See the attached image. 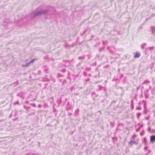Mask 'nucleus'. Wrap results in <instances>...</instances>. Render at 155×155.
Instances as JSON below:
<instances>
[{
  "label": "nucleus",
  "mask_w": 155,
  "mask_h": 155,
  "mask_svg": "<svg viewBox=\"0 0 155 155\" xmlns=\"http://www.w3.org/2000/svg\"><path fill=\"white\" fill-rule=\"evenodd\" d=\"M35 59H33L31 60V61L29 62L26 65H25L24 66H27L29 64L33 63L34 61H35Z\"/></svg>",
  "instance_id": "1a4fd4ad"
},
{
  "label": "nucleus",
  "mask_w": 155,
  "mask_h": 155,
  "mask_svg": "<svg viewBox=\"0 0 155 155\" xmlns=\"http://www.w3.org/2000/svg\"><path fill=\"white\" fill-rule=\"evenodd\" d=\"M110 124L111 126L112 127H113L114 126V122H112L111 121L110 122Z\"/></svg>",
  "instance_id": "f8f14e48"
},
{
  "label": "nucleus",
  "mask_w": 155,
  "mask_h": 155,
  "mask_svg": "<svg viewBox=\"0 0 155 155\" xmlns=\"http://www.w3.org/2000/svg\"><path fill=\"white\" fill-rule=\"evenodd\" d=\"M71 47H73L74 46V45L73 44L71 46Z\"/></svg>",
  "instance_id": "4d7b16f0"
},
{
  "label": "nucleus",
  "mask_w": 155,
  "mask_h": 155,
  "mask_svg": "<svg viewBox=\"0 0 155 155\" xmlns=\"http://www.w3.org/2000/svg\"><path fill=\"white\" fill-rule=\"evenodd\" d=\"M17 95L18 96H19L21 97H22V95H21V94L20 93L18 94H17Z\"/></svg>",
  "instance_id": "5701e85b"
},
{
  "label": "nucleus",
  "mask_w": 155,
  "mask_h": 155,
  "mask_svg": "<svg viewBox=\"0 0 155 155\" xmlns=\"http://www.w3.org/2000/svg\"><path fill=\"white\" fill-rule=\"evenodd\" d=\"M19 103V101H16V102H15L14 103V105H16V104H18Z\"/></svg>",
  "instance_id": "c9c22d12"
},
{
  "label": "nucleus",
  "mask_w": 155,
  "mask_h": 155,
  "mask_svg": "<svg viewBox=\"0 0 155 155\" xmlns=\"http://www.w3.org/2000/svg\"><path fill=\"white\" fill-rule=\"evenodd\" d=\"M78 58L79 60L82 59H84L85 58V57H84V56L78 57Z\"/></svg>",
  "instance_id": "dca6fc26"
},
{
  "label": "nucleus",
  "mask_w": 155,
  "mask_h": 155,
  "mask_svg": "<svg viewBox=\"0 0 155 155\" xmlns=\"http://www.w3.org/2000/svg\"><path fill=\"white\" fill-rule=\"evenodd\" d=\"M44 7H38L35 9L37 11L33 13L32 18L43 15H47L50 12V9L48 8L44 9Z\"/></svg>",
  "instance_id": "f257e3e1"
},
{
  "label": "nucleus",
  "mask_w": 155,
  "mask_h": 155,
  "mask_svg": "<svg viewBox=\"0 0 155 155\" xmlns=\"http://www.w3.org/2000/svg\"><path fill=\"white\" fill-rule=\"evenodd\" d=\"M140 56V54L138 52H136L134 53V58H138Z\"/></svg>",
  "instance_id": "7ed1b4c3"
},
{
  "label": "nucleus",
  "mask_w": 155,
  "mask_h": 155,
  "mask_svg": "<svg viewBox=\"0 0 155 155\" xmlns=\"http://www.w3.org/2000/svg\"><path fill=\"white\" fill-rule=\"evenodd\" d=\"M143 102L144 104V108H145V106H146V101H145L143 100Z\"/></svg>",
  "instance_id": "a878e982"
},
{
  "label": "nucleus",
  "mask_w": 155,
  "mask_h": 155,
  "mask_svg": "<svg viewBox=\"0 0 155 155\" xmlns=\"http://www.w3.org/2000/svg\"><path fill=\"white\" fill-rule=\"evenodd\" d=\"M61 71L63 73H64L66 71V69L65 68H64L61 69Z\"/></svg>",
  "instance_id": "4be33fe9"
},
{
  "label": "nucleus",
  "mask_w": 155,
  "mask_h": 155,
  "mask_svg": "<svg viewBox=\"0 0 155 155\" xmlns=\"http://www.w3.org/2000/svg\"><path fill=\"white\" fill-rule=\"evenodd\" d=\"M146 45V43H144L143 44H142L141 46L142 49H143L144 48V46H145Z\"/></svg>",
  "instance_id": "2eb2a0df"
},
{
  "label": "nucleus",
  "mask_w": 155,
  "mask_h": 155,
  "mask_svg": "<svg viewBox=\"0 0 155 155\" xmlns=\"http://www.w3.org/2000/svg\"><path fill=\"white\" fill-rule=\"evenodd\" d=\"M133 143L135 144L136 145L138 144V142L135 141H132V140H131L130 141V143Z\"/></svg>",
  "instance_id": "0eeeda50"
},
{
  "label": "nucleus",
  "mask_w": 155,
  "mask_h": 155,
  "mask_svg": "<svg viewBox=\"0 0 155 155\" xmlns=\"http://www.w3.org/2000/svg\"><path fill=\"white\" fill-rule=\"evenodd\" d=\"M65 47L66 48H71V46H70V45H68V44H66L65 45Z\"/></svg>",
  "instance_id": "6ab92c4d"
},
{
  "label": "nucleus",
  "mask_w": 155,
  "mask_h": 155,
  "mask_svg": "<svg viewBox=\"0 0 155 155\" xmlns=\"http://www.w3.org/2000/svg\"><path fill=\"white\" fill-rule=\"evenodd\" d=\"M141 147V145L140 144V145L137 148V150L139 148H140Z\"/></svg>",
  "instance_id": "a18cd8bd"
},
{
  "label": "nucleus",
  "mask_w": 155,
  "mask_h": 155,
  "mask_svg": "<svg viewBox=\"0 0 155 155\" xmlns=\"http://www.w3.org/2000/svg\"><path fill=\"white\" fill-rule=\"evenodd\" d=\"M90 80V79L89 78H87L86 80V81H89V80Z\"/></svg>",
  "instance_id": "8fccbe9b"
},
{
  "label": "nucleus",
  "mask_w": 155,
  "mask_h": 155,
  "mask_svg": "<svg viewBox=\"0 0 155 155\" xmlns=\"http://www.w3.org/2000/svg\"><path fill=\"white\" fill-rule=\"evenodd\" d=\"M86 70H87L88 71H90L91 70V68H87Z\"/></svg>",
  "instance_id": "de8ad7c7"
},
{
  "label": "nucleus",
  "mask_w": 155,
  "mask_h": 155,
  "mask_svg": "<svg viewBox=\"0 0 155 155\" xmlns=\"http://www.w3.org/2000/svg\"><path fill=\"white\" fill-rule=\"evenodd\" d=\"M141 115V114L140 113H138L137 114V116L138 118H139V116Z\"/></svg>",
  "instance_id": "f3484780"
},
{
  "label": "nucleus",
  "mask_w": 155,
  "mask_h": 155,
  "mask_svg": "<svg viewBox=\"0 0 155 155\" xmlns=\"http://www.w3.org/2000/svg\"><path fill=\"white\" fill-rule=\"evenodd\" d=\"M108 66V65H107V66H105L104 67L105 68H106L107 67V66Z\"/></svg>",
  "instance_id": "0e129e2a"
},
{
  "label": "nucleus",
  "mask_w": 155,
  "mask_h": 155,
  "mask_svg": "<svg viewBox=\"0 0 155 155\" xmlns=\"http://www.w3.org/2000/svg\"><path fill=\"white\" fill-rule=\"evenodd\" d=\"M67 111H68L70 110H72V106L67 107L66 109Z\"/></svg>",
  "instance_id": "39448f33"
},
{
  "label": "nucleus",
  "mask_w": 155,
  "mask_h": 155,
  "mask_svg": "<svg viewBox=\"0 0 155 155\" xmlns=\"http://www.w3.org/2000/svg\"><path fill=\"white\" fill-rule=\"evenodd\" d=\"M143 143H144L145 145H146L147 143V140L146 138L144 137L143 138Z\"/></svg>",
  "instance_id": "9b49d317"
},
{
  "label": "nucleus",
  "mask_w": 155,
  "mask_h": 155,
  "mask_svg": "<svg viewBox=\"0 0 155 155\" xmlns=\"http://www.w3.org/2000/svg\"><path fill=\"white\" fill-rule=\"evenodd\" d=\"M79 109L78 108L75 111V116H78L79 114Z\"/></svg>",
  "instance_id": "20e7f679"
},
{
  "label": "nucleus",
  "mask_w": 155,
  "mask_h": 155,
  "mask_svg": "<svg viewBox=\"0 0 155 155\" xmlns=\"http://www.w3.org/2000/svg\"><path fill=\"white\" fill-rule=\"evenodd\" d=\"M147 130L149 132H150L151 131V129L150 128V127H149L147 129Z\"/></svg>",
  "instance_id": "4c0bfd02"
},
{
  "label": "nucleus",
  "mask_w": 155,
  "mask_h": 155,
  "mask_svg": "<svg viewBox=\"0 0 155 155\" xmlns=\"http://www.w3.org/2000/svg\"><path fill=\"white\" fill-rule=\"evenodd\" d=\"M98 96V94H97L96 95V96L95 97H94V98H95L96 97H97Z\"/></svg>",
  "instance_id": "e2e57ef3"
},
{
  "label": "nucleus",
  "mask_w": 155,
  "mask_h": 155,
  "mask_svg": "<svg viewBox=\"0 0 155 155\" xmlns=\"http://www.w3.org/2000/svg\"><path fill=\"white\" fill-rule=\"evenodd\" d=\"M58 101V106H59L60 104L61 103V99H59Z\"/></svg>",
  "instance_id": "a211bd4d"
},
{
  "label": "nucleus",
  "mask_w": 155,
  "mask_h": 155,
  "mask_svg": "<svg viewBox=\"0 0 155 155\" xmlns=\"http://www.w3.org/2000/svg\"><path fill=\"white\" fill-rule=\"evenodd\" d=\"M154 48V47H149V49L150 50H153Z\"/></svg>",
  "instance_id": "b1692460"
},
{
  "label": "nucleus",
  "mask_w": 155,
  "mask_h": 155,
  "mask_svg": "<svg viewBox=\"0 0 155 155\" xmlns=\"http://www.w3.org/2000/svg\"><path fill=\"white\" fill-rule=\"evenodd\" d=\"M148 147H145L144 148V150H147Z\"/></svg>",
  "instance_id": "79ce46f5"
},
{
  "label": "nucleus",
  "mask_w": 155,
  "mask_h": 155,
  "mask_svg": "<svg viewBox=\"0 0 155 155\" xmlns=\"http://www.w3.org/2000/svg\"><path fill=\"white\" fill-rule=\"evenodd\" d=\"M151 152V151L150 150H148V154H149L150 153V152Z\"/></svg>",
  "instance_id": "09e8293b"
},
{
  "label": "nucleus",
  "mask_w": 155,
  "mask_h": 155,
  "mask_svg": "<svg viewBox=\"0 0 155 155\" xmlns=\"http://www.w3.org/2000/svg\"><path fill=\"white\" fill-rule=\"evenodd\" d=\"M67 83V82H66V81L65 80H64L63 83H62V84H63L64 83Z\"/></svg>",
  "instance_id": "c03bdc74"
},
{
  "label": "nucleus",
  "mask_w": 155,
  "mask_h": 155,
  "mask_svg": "<svg viewBox=\"0 0 155 155\" xmlns=\"http://www.w3.org/2000/svg\"><path fill=\"white\" fill-rule=\"evenodd\" d=\"M144 95H145V97L146 98H148L149 96V94L147 93H145Z\"/></svg>",
  "instance_id": "4468645a"
},
{
  "label": "nucleus",
  "mask_w": 155,
  "mask_h": 155,
  "mask_svg": "<svg viewBox=\"0 0 155 155\" xmlns=\"http://www.w3.org/2000/svg\"><path fill=\"white\" fill-rule=\"evenodd\" d=\"M148 90H146V91H147V92H148Z\"/></svg>",
  "instance_id": "338daca9"
},
{
  "label": "nucleus",
  "mask_w": 155,
  "mask_h": 155,
  "mask_svg": "<svg viewBox=\"0 0 155 155\" xmlns=\"http://www.w3.org/2000/svg\"><path fill=\"white\" fill-rule=\"evenodd\" d=\"M51 80L53 82H55V78H52V79H51Z\"/></svg>",
  "instance_id": "a19ab883"
},
{
  "label": "nucleus",
  "mask_w": 155,
  "mask_h": 155,
  "mask_svg": "<svg viewBox=\"0 0 155 155\" xmlns=\"http://www.w3.org/2000/svg\"><path fill=\"white\" fill-rule=\"evenodd\" d=\"M143 127V124H141V125L140 126V128H141V127Z\"/></svg>",
  "instance_id": "603ef678"
},
{
  "label": "nucleus",
  "mask_w": 155,
  "mask_h": 155,
  "mask_svg": "<svg viewBox=\"0 0 155 155\" xmlns=\"http://www.w3.org/2000/svg\"><path fill=\"white\" fill-rule=\"evenodd\" d=\"M28 101H26V102H25V103L27 104H28Z\"/></svg>",
  "instance_id": "052dcab7"
},
{
  "label": "nucleus",
  "mask_w": 155,
  "mask_h": 155,
  "mask_svg": "<svg viewBox=\"0 0 155 155\" xmlns=\"http://www.w3.org/2000/svg\"><path fill=\"white\" fill-rule=\"evenodd\" d=\"M104 48H105L104 47H102L99 48V52L102 51H103L104 50Z\"/></svg>",
  "instance_id": "9d476101"
},
{
  "label": "nucleus",
  "mask_w": 155,
  "mask_h": 155,
  "mask_svg": "<svg viewBox=\"0 0 155 155\" xmlns=\"http://www.w3.org/2000/svg\"><path fill=\"white\" fill-rule=\"evenodd\" d=\"M152 29H153L152 34H154V28L153 27H152Z\"/></svg>",
  "instance_id": "58836bf2"
},
{
  "label": "nucleus",
  "mask_w": 155,
  "mask_h": 155,
  "mask_svg": "<svg viewBox=\"0 0 155 155\" xmlns=\"http://www.w3.org/2000/svg\"><path fill=\"white\" fill-rule=\"evenodd\" d=\"M150 117V115H149L148 116L145 117V119H146V120H148L149 119Z\"/></svg>",
  "instance_id": "f704fd0d"
},
{
  "label": "nucleus",
  "mask_w": 155,
  "mask_h": 155,
  "mask_svg": "<svg viewBox=\"0 0 155 155\" xmlns=\"http://www.w3.org/2000/svg\"><path fill=\"white\" fill-rule=\"evenodd\" d=\"M124 57L127 59H129L130 58L131 56L130 55L128 54H125L124 55Z\"/></svg>",
  "instance_id": "6e6552de"
},
{
  "label": "nucleus",
  "mask_w": 155,
  "mask_h": 155,
  "mask_svg": "<svg viewBox=\"0 0 155 155\" xmlns=\"http://www.w3.org/2000/svg\"><path fill=\"white\" fill-rule=\"evenodd\" d=\"M98 86L99 87V90H101L103 89V87L102 86L99 85Z\"/></svg>",
  "instance_id": "412c9836"
},
{
  "label": "nucleus",
  "mask_w": 155,
  "mask_h": 155,
  "mask_svg": "<svg viewBox=\"0 0 155 155\" xmlns=\"http://www.w3.org/2000/svg\"><path fill=\"white\" fill-rule=\"evenodd\" d=\"M118 79H115L114 80H113V81H117V80H118Z\"/></svg>",
  "instance_id": "bf43d9fd"
},
{
  "label": "nucleus",
  "mask_w": 155,
  "mask_h": 155,
  "mask_svg": "<svg viewBox=\"0 0 155 155\" xmlns=\"http://www.w3.org/2000/svg\"><path fill=\"white\" fill-rule=\"evenodd\" d=\"M41 70H39L38 71V72L37 74L38 75H39L40 74H41Z\"/></svg>",
  "instance_id": "bb28decb"
},
{
  "label": "nucleus",
  "mask_w": 155,
  "mask_h": 155,
  "mask_svg": "<svg viewBox=\"0 0 155 155\" xmlns=\"http://www.w3.org/2000/svg\"><path fill=\"white\" fill-rule=\"evenodd\" d=\"M48 68L45 69V70L44 71L45 72H46V73H48Z\"/></svg>",
  "instance_id": "2f4dec72"
},
{
  "label": "nucleus",
  "mask_w": 155,
  "mask_h": 155,
  "mask_svg": "<svg viewBox=\"0 0 155 155\" xmlns=\"http://www.w3.org/2000/svg\"><path fill=\"white\" fill-rule=\"evenodd\" d=\"M121 77H123V74H121Z\"/></svg>",
  "instance_id": "69168bd1"
},
{
  "label": "nucleus",
  "mask_w": 155,
  "mask_h": 155,
  "mask_svg": "<svg viewBox=\"0 0 155 155\" xmlns=\"http://www.w3.org/2000/svg\"><path fill=\"white\" fill-rule=\"evenodd\" d=\"M58 77L63 76V75H62V74H61L59 73H58Z\"/></svg>",
  "instance_id": "c756f323"
},
{
  "label": "nucleus",
  "mask_w": 155,
  "mask_h": 155,
  "mask_svg": "<svg viewBox=\"0 0 155 155\" xmlns=\"http://www.w3.org/2000/svg\"><path fill=\"white\" fill-rule=\"evenodd\" d=\"M144 114H146V112H144Z\"/></svg>",
  "instance_id": "774afa93"
},
{
  "label": "nucleus",
  "mask_w": 155,
  "mask_h": 155,
  "mask_svg": "<svg viewBox=\"0 0 155 155\" xmlns=\"http://www.w3.org/2000/svg\"><path fill=\"white\" fill-rule=\"evenodd\" d=\"M74 88V87H71V91L73 89V88Z\"/></svg>",
  "instance_id": "13d9d810"
},
{
  "label": "nucleus",
  "mask_w": 155,
  "mask_h": 155,
  "mask_svg": "<svg viewBox=\"0 0 155 155\" xmlns=\"http://www.w3.org/2000/svg\"><path fill=\"white\" fill-rule=\"evenodd\" d=\"M38 106L39 107H40L41 106V104H39L38 105Z\"/></svg>",
  "instance_id": "864d4df0"
},
{
  "label": "nucleus",
  "mask_w": 155,
  "mask_h": 155,
  "mask_svg": "<svg viewBox=\"0 0 155 155\" xmlns=\"http://www.w3.org/2000/svg\"><path fill=\"white\" fill-rule=\"evenodd\" d=\"M96 93L94 92H92V93H91V95H92V97H93V96L95 95H96Z\"/></svg>",
  "instance_id": "cd10ccee"
},
{
  "label": "nucleus",
  "mask_w": 155,
  "mask_h": 155,
  "mask_svg": "<svg viewBox=\"0 0 155 155\" xmlns=\"http://www.w3.org/2000/svg\"><path fill=\"white\" fill-rule=\"evenodd\" d=\"M144 133V130H143L140 133V135L141 136H142Z\"/></svg>",
  "instance_id": "aec40b11"
},
{
  "label": "nucleus",
  "mask_w": 155,
  "mask_h": 155,
  "mask_svg": "<svg viewBox=\"0 0 155 155\" xmlns=\"http://www.w3.org/2000/svg\"><path fill=\"white\" fill-rule=\"evenodd\" d=\"M112 139H115L116 140H117V137H113V138H112Z\"/></svg>",
  "instance_id": "ea45409f"
},
{
  "label": "nucleus",
  "mask_w": 155,
  "mask_h": 155,
  "mask_svg": "<svg viewBox=\"0 0 155 155\" xmlns=\"http://www.w3.org/2000/svg\"><path fill=\"white\" fill-rule=\"evenodd\" d=\"M68 116H70V115H71L72 114L71 113H68Z\"/></svg>",
  "instance_id": "3c124183"
},
{
  "label": "nucleus",
  "mask_w": 155,
  "mask_h": 155,
  "mask_svg": "<svg viewBox=\"0 0 155 155\" xmlns=\"http://www.w3.org/2000/svg\"><path fill=\"white\" fill-rule=\"evenodd\" d=\"M131 104H133V100H132L131 101Z\"/></svg>",
  "instance_id": "49530a36"
},
{
  "label": "nucleus",
  "mask_w": 155,
  "mask_h": 155,
  "mask_svg": "<svg viewBox=\"0 0 155 155\" xmlns=\"http://www.w3.org/2000/svg\"><path fill=\"white\" fill-rule=\"evenodd\" d=\"M31 106H32L34 107H36V105L34 103H32V104H31Z\"/></svg>",
  "instance_id": "7c9ffc66"
},
{
  "label": "nucleus",
  "mask_w": 155,
  "mask_h": 155,
  "mask_svg": "<svg viewBox=\"0 0 155 155\" xmlns=\"http://www.w3.org/2000/svg\"><path fill=\"white\" fill-rule=\"evenodd\" d=\"M79 39V37H78L77 39V41H78Z\"/></svg>",
  "instance_id": "6e6d98bb"
},
{
  "label": "nucleus",
  "mask_w": 155,
  "mask_h": 155,
  "mask_svg": "<svg viewBox=\"0 0 155 155\" xmlns=\"http://www.w3.org/2000/svg\"><path fill=\"white\" fill-rule=\"evenodd\" d=\"M150 143H153L155 141V135H152L150 137Z\"/></svg>",
  "instance_id": "f03ea898"
},
{
  "label": "nucleus",
  "mask_w": 155,
  "mask_h": 155,
  "mask_svg": "<svg viewBox=\"0 0 155 155\" xmlns=\"http://www.w3.org/2000/svg\"><path fill=\"white\" fill-rule=\"evenodd\" d=\"M142 108L141 107H137L136 108V110H141V109Z\"/></svg>",
  "instance_id": "e433bc0d"
},
{
  "label": "nucleus",
  "mask_w": 155,
  "mask_h": 155,
  "mask_svg": "<svg viewBox=\"0 0 155 155\" xmlns=\"http://www.w3.org/2000/svg\"><path fill=\"white\" fill-rule=\"evenodd\" d=\"M133 144H134L133 143H130V142L128 143V145H129L130 147H131L132 146V145Z\"/></svg>",
  "instance_id": "473e14b6"
},
{
  "label": "nucleus",
  "mask_w": 155,
  "mask_h": 155,
  "mask_svg": "<svg viewBox=\"0 0 155 155\" xmlns=\"http://www.w3.org/2000/svg\"><path fill=\"white\" fill-rule=\"evenodd\" d=\"M23 107H24V108H25V109H26L28 111H30V107L26 106H25V105H24L23 106Z\"/></svg>",
  "instance_id": "423d86ee"
},
{
  "label": "nucleus",
  "mask_w": 155,
  "mask_h": 155,
  "mask_svg": "<svg viewBox=\"0 0 155 155\" xmlns=\"http://www.w3.org/2000/svg\"><path fill=\"white\" fill-rule=\"evenodd\" d=\"M131 109L133 110L134 109V105L133 104H131Z\"/></svg>",
  "instance_id": "72a5a7b5"
},
{
  "label": "nucleus",
  "mask_w": 155,
  "mask_h": 155,
  "mask_svg": "<svg viewBox=\"0 0 155 155\" xmlns=\"http://www.w3.org/2000/svg\"><path fill=\"white\" fill-rule=\"evenodd\" d=\"M83 74L85 76H87V73L85 71L83 72Z\"/></svg>",
  "instance_id": "c85d7f7f"
},
{
  "label": "nucleus",
  "mask_w": 155,
  "mask_h": 155,
  "mask_svg": "<svg viewBox=\"0 0 155 155\" xmlns=\"http://www.w3.org/2000/svg\"><path fill=\"white\" fill-rule=\"evenodd\" d=\"M136 137V134H134L133 135L132 137H131V139H134V138L135 137Z\"/></svg>",
  "instance_id": "393cba45"
},
{
  "label": "nucleus",
  "mask_w": 155,
  "mask_h": 155,
  "mask_svg": "<svg viewBox=\"0 0 155 155\" xmlns=\"http://www.w3.org/2000/svg\"><path fill=\"white\" fill-rule=\"evenodd\" d=\"M140 129V128H137L136 129V132H138V131H139Z\"/></svg>",
  "instance_id": "37998d69"
},
{
  "label": "nucleus",
  "mask_w": 155,
  "mask_h": 155,
  "mask_svg": "<svg viewBox=\"0 0 155 155\" xmlns=\"http://www.w3.org/2000/svg\"><path fill=\"white\" fill-rule=\"evenodd\" d=\"M82 42H82L81 43H79L78 45H81L82 43Z\"/></svg>",
  "instance_id": "5fc2aeb1"
},
{
  "label": "nucleus",
  "mask_w": 155,
  "mask_h": 155,
  "mask_svg": "<svg viewBox=\"0 0 155 155\" xmlns=\"http://www.w3.org/2000/svg\"><path fill=\"white\" fill-rule=\"evenodd\" d=\"M91 74H88V76H91Z\"/></svg>",
  "instance_id": "680f3d73"
},
{
  "label": "nucleus",
  "mask_w": 155,
  "mask_h": 155,
  "mask_svg": "<svg viewBox=\"0 0 155 155\" xmlns=\"http://www.w3.org/2000/svg\"><path fill=\"white\" fill-rule=\"evenodd\" d=\"M87 30H85L84 32H83L82 33H81V36H83L84 34H85L87 32Z\"/></svg>",
  "instance_id": "ddd939ff"
}]
</instances>
